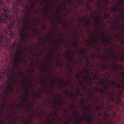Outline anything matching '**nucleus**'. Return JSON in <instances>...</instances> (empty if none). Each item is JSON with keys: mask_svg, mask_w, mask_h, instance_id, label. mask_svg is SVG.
<instances>
[{"mask_svg": "<svg viewBox=\"0 0 124 124\" xmlns=\"http://www.w3.org/2000/svg\"><path fill=\"white\" fill-rule=\"evenodd\" d=\"M68 68L69 69L71 72V70H72V67L71 66H69L68 67Z\"/></svg>", "mask_w": 124, "mask_h": 124, "instance_id": "cd10ccee", "label": "nucleus"}, {"mask_svg": "<svg viewBox=\"0 0 124 124\" xmlns=\"http://www.w3.org/2000/svg\"><path fill=\"white\" fill-rule=\"evenodd\" d=\"M50 101L49 100H48L46 103V104H47L48 103H50Z\"/></svg>", "mask_w": 124, "mask_h": 124, "instance_id": "c756f323", "label": "nucleus"}, {"mask_svg": "<svg viewBox=\"0 0 124 124\" xmlns=\"http://www.w3.org/2000/svg\"><path fill=\"white\" fill-rule=\"evenodd\" d=\"M79 90L78 87L75 90V94H73L72 93H69L67 91H66L65 93V99H67L70 98L71 100H73L75 98V94L77 95L80 94Z\"/></svg>", "mask_w": 124, "mask_h": 124, "instance_id": "f8f14e48", "label": "nucleus"}, {"mask_svg": "<svg viewBox=\"0 0 124 124\" xmlns=\"http://www.w3.org/2000/svg\"><path fill=\"white\" fill-rule=\"evenodd\" d=\"M63 98L61 99L59 98L55 99L53 101V105L52 106L53 109L52 112H50V114L54 116L55 117H54L52 118V120L57 121L58 117L56 112L58 109L57 106L61 107L62 106V102L63 101Z\"/></svg>", "mask_w": 124, "mask_h": 124, "instance_id": "423d86ee", "label": "nucleus"}, {"mask_svg": "<svg viewBox=\"0 0 124 124\" xmlns=\"http://www.w3.org/2000/svg\"><path fill=\"white\" fill-rule=\"evenodd\" d=\"M61 12V10L59 8H57L56 10V13L58 14V16L54 18V20L58 23H61L62 25L64 26H66V22L63 20H62V18L63 16V15L59 16V14Z\"/></svg>", "mask_w": 124, "mask_h": 124, "instance_id": "9b49d317", "label": "nucleus"}, {"mask_svg": "<svg viewBox=\"0 0 124 124\" xmlns=\"http://www.w3.org/2000/svg\"><path fill=\"white\" fill-rule=\"evenodd\" d=\"M117 103L118 105H120V106H121L123 104V103L122 102V100L121 99H119L118 100L117 102Z\"/></svg>", "mask_w": 124, "mask_h": 124, "instance_id": "412c9836", "label": "nucleus"}, {"mask_svg": "<svg viewBox=\"0 0 124 124\" xmlns=\"http://www.w3.org/2000/svg\"><path fill=\"white\" fill-rule=\"evenodd\" d=\"M33 49V48L32 46H30L29 49V52H31L32 51Z\"/></svg>", "mask_w": 124, "mask_h": 124, "instance_id": "393cba45", "label": "nucleus"}, {"mask_svg": "<svg viewBox=\"0 0 124 124\" xmlns=\"http://www.w3.org/2000/svg\"><path fill=\"white\" fill-rule=\"evenodd\" d=\"M29 120L30 122H31V117H30L29 118Z\"/></svg>", "mask_w": 124, "mask_h": 124, "instance_id": "473e14b6", "label": "nucleus"}, {"mask_svg": "<svg viewBox=\"0 0 124 124\" xmlns=\"http://www.w3.org/2000/svg\"><path fill=\"white\" fill-rule=\"evenodd\" d=\"M65 4L64 3H61L60 7L62 8L63 9H65Z\"/></svg>", "mask_w": 124, "mask_h": 124, "instance_id": "aec40b11", "label": "nucleus"}, {"mask_svg": "<svg viewBox=\"0 0 124 124\" xmlns=\"http://www.w3.org/2000/svg\"><path fill=\"white\" fill-rule=\"evenodd\" d=\"M41 19H40L39 18V19H38V20H36L35 21H34V22H37L38 23H40L41 22Z\"/></svg>", "mask_w": 124, "mask_h": 124, "instance_id": "bb28decb", "label": "nucleus"}, {"mask_svg": "<svg viewBox=\"0 0 124 124\" xmlns=\"http://www.w3.org/2000/svg\"><path fill=\"white\" fill-rule=\"evenodd\" d=\"M76 54H82L84 58L87 61V67L90 68L92 66L91 63L88 61L90 58V55L88 54L86 49L85 48H80L78 50H73L71 52L68 49H67L66 51L65 55L68 59L70 61L78 63L77 62L74 61L73 57L74 55Z\"/></svg>", "mask_w": 124, "mask_h": 124, "instance_id": "39448f33", "label": "nucleus"}, {"mask_svg": "<svg viewBox=\"0 0 124 124\" xmlns=\"http://www.w3.org/2000/svg\"><path fill=\"white\" fill-rule=\"evenodd\" d=\"M90 10H91L92 9V8L91 7L89 4H87L86 6Z\"/></svg>", "mask_w": 124, "mask_h": 124, "instance_id": "a878e982", "label": "nucleus"}, {"mask_svg": "<svg viewBox=\"0 0 124 124\" xmlns=\"http://www.w3.org/2000/svg\"><path fill=\"white\" fill-rule=\"evenodd\" d=\"M54 55L49 54L45 58H43L42 62H39V67L42 71H44L47 66V63L52 64L54 61Z\"/></svg>", "mask_w": 124, "mask_h": 124, "instance_id": "0eeeda50", "label": "nucleus"}, {"mask_svg": "<svg viewBox=\"0 0 124 124\" xmlns=\"http://www.w3.org/2000/svg\"><path fill=\"white\" fill-rule=\"evenodd\" d=\"M99 115L100 116H102V115L101 114H99Z\"/></svg>", "mask_w": 124, "mask_h": 124, "instance_id": "f704fd0d", "label": "nucleus"}, {"mask_svg": "<svg viewBox=\"0 0 124 124\" xmlns=\"http://www.w3.org/2000/svg\"><path fill=\"white\" fill-rule=\"evenodd\" d=\"M122 124H124V123H122Z\"/></svg>", "mask_w": 124, "mask_h": 124, "instance_id": "58836bf2", "label": "nucleus"}, {"mask_svg": "<svg viewBox=\"0 0 124 124\" xmlns=\"http://www.w3.org/2000/svg\"><path fill=\"white\" fill-rule=\"evenodd\" d=\"M98 78L97 75L95 74L93 76H82L81 73H78V79H80L79 81H92V79H96Z\"/></svg>", "mask_w": 124, "mask_h": 124, "instance_id": "9d476101", "label": "nucleus"}, {"mask_svg": "<svg viewBox=\"0 0 124 124\" xmlns=\"http://www.w3.org/2000/svg\"><path fill=\"white\" fill-rule=\"evenodd\" d=\"M14 23V21H13L12 23L10 22V23L9 24L8 26V27L7 29L8 30H10L12 28V27Z\"/></svg>", "mask_w": 124, "mask_h": 124, "instance_id": "6ab92c4d", "label": "nucleus"}, {"mask_svg": "<svg viewBox=\"0 0 124 124\" xmlns=\"http://www.w3.org/2000/svg\"><path fill=\"white\" fill-rule=\"evenodd\" d=\"M108 108H107L106 107H104L100 105L97 106L95 107L96 109L98 110L102 109H104L106 110H109L110 109H111L112 108V107L110 105L108 106Z\"/></svg>", "mask_w": 124, "mask_h": 124, "instance_id": "2eb2a0df", "label": "nucleus"}, {"mask_svg": "<svg viewBox=\"0 0 124 124\" xmlns=\"http://www.w3.org/2000/svg\"><path fill=\"white\" fill-rule=\"evenodd\" d=\"M80 103L81 105V108L82 109V117H81L79 112L76 110L77 108V107L72 103L68 108L65 110V113H68L71 115H67L68 120L63 122V124H70V122L72 121L74 122L77 124H80L82 121L92 124V122L94 119L93 116L94 114L90 111L92 109L87 104L86 101L85 100H81Z\"/></svg>", "mask_w": 124, "mask_h": 124, "instance_id": "20e7f679", "label": "nucleus"}, {"mask_svg": "<svg viewBox=\"0 0 124 124\" xmlns=\"http://www.w3.org/2000/svg\"><path fill=\"white\" fill-rule=\"evenodd\" d=\"M68 24H71V22H70V21H69L68 22Z\"/></svg>", "mask_w": 124, "mask_h": 124, "instance_id": "2f4dec72", "label": "nucleus"}, {"mask_svg": "<svg viewBox=\"0 0 124 124\" xmlns=\"http://www.w3.org/2000/svg\"><path fill=\"white\" fill-rule=\"evenodd\" d=\"M87 1H93L92 0H87ZM108 0H97V5L99 7L102 6H105L108 3Z\"/></svg>", "mask_w": 124, "mask_h": 124, "instance_id": "ddd939ff", "label": "nucleus"}, {"mask_svg": "<svg viewBox=\"0 0 124 124\" xmlns=\"http://www.w3.org/2000/svg\"><path fill=\"white\" fill-rule=\"evenodd\" d=\"M63 38V37H62L60 34L58 36H53L51 37L49 35L46 37V41L48 44L53 46L58 43L59 40L62 42V39Z\"/></svg>", "mask_w": 124, "mask_h": 124, "instance_id": "1a4fd4ad", "label": "nucleus"}, {"mask_svg": "<svg viewBox=\"0 0 124 124\" xmlns=\"http://www.w3.org/2000/svg\"><path fill=\"white\" fill-rule=\"evenodd\" d=\"M81 1H82V3H83V0H81Z\"/></svg>", "mask_w": 124, "mask_h": 124, "instance_id": "c9c22d12", "label": "nucleus"}, {"mask_svg": "<svg viewBox=\"0 0 124 124\" xmlns=\"http://www.w3.org/2000/svg\"><path fill=\"white\" fill-rule=\"evenodd\" d=\"M62 81H61L59 84L62 87L63 86H68V83H69V81H66L65 82V84L64 83V79L63 78H62Z\"/></svg>", "mask_w": 124, "mask_h": 124, "instance_id": "dca6fc26", "label": "nucleus"}, {"mask_svg": "<svg viewBox=\"0 0 124 124\" xmlns=\"http://www.w3.org/2000/svg\"><path fill=\"white\" fill-rule=\"evenodd\" d=\"M2 73H3V74H4V73H5V72H2Z\"/></svg>", "mask_w": 124, "mask_h": 124, "instance_id": "e433bc0d", "label": "nucleus"}, {"mask_svg": "<svg viewBox=\"0 0 124 124\" xmlns=\"http://www.w3.org/2000/svg\"><path fill=\"white\" fill-rule=\"evenodd\" d=\"M38 62H39L38 61H37L35 63L33 62H31L30 63V66L31 67H32L33 68H30L28 71L31 72H33L34 70V68H35Z\"/></svg>", "mask_w": 124, "mask_h": 124, "instance_id": "4468645a", "label": "nucleus"}, {"mask_svg": "<svg viewBox=\"0 0 124 124\" xmlns=\"http://www.w3.org/2000/svg\"><path fill=\"white\" fill-rule=\"evenodd\" d=\"M45 124H52L50 121L47 122Z\"/></svg>", "mask_w": 124, "mask_h": 124, "instance_id": "c85d7f7f", "label": "nucleus"}, {"mask_svg": "<svg viewBox=\"0 0 124 124\" xmlns=\"http://www.w3.org/2000/svg\"><path fill=\"white\" fill-rule=\"evenodd\" d=\"M78 28H79V26L78 25Z\"/></svg>", "mask_w": 124, "mask_h": 124, "instance_id": "4c0bfd02", "label": "nucleus"}, {"mask_svg": "<svg viewBox=\"0 0 124 124\" xmlns=\"http://www.w3.org/2000/svg\"><path fill=\"white\" fill-rule=\"evenodd\" d=\"M42 53L41 52H39L38 53H35L33 54V56L36 57H39L42 54Z\"/></svg>", "mask_w": 124, "mask_h": 124, "instance_id": "a211bd4d", "label": "nucleus"}, {"mask_svg": "<svg viewBox=\"0 0 124 124\" xmlns=\"http://www.w3.org/2000/svg\"><path fill=\"white\" fill-rule=\"evenodd\" d=\"M15 35V33L12 31H11L10 32V36L11 38H12Z\"/></svg>", "mask_w": 124, "mask_h": 124, "instance_id": "5701e85b", "label": "nucleus"}, {"mask_svg": "<svg viewBox=\"0 0 124 124\" xmlns=\"http://www.w3.org/2000/svg\"><path fill=\"white\" fill-rule=\"evenodd\" d=\"M114 123L112 122L111 120H108V121L103 124H114Z\"/></svg>", "mask_w": 124, "mask_h": 124, "instance_id": "4be33fe9", "label": "nucleus"}, {"mask_svg": "<svg viewBox=\"0 0 124 124\" xmlns=\"http://www.w3.org/2000/svg\"><path fill=\"white\" fill-rule=\"evenodd\" d=\"M0 39H1V40H2V39H3L2 37H3V36L2 35H0Z\"/></svg>", "mask_w": 124, "mask_h": 124, "instance_id": "7c9ffc66", "label": "nucleus"}, {"mask_svg": "<svg viewBox=\"0 0 124 124\" xmlns=\"http://www.w3.org/2000/svg\"><path fill=\"white\" fill-rule=\"evenodd\" d=\"M0 5L1 7H3L4 12V14H2L0 16V22L2 23L4 22L5 23H6V22H7L10 21L12 18V16L8 15L7 14L8 13H9L7 9L4 8L5 5L1 0H0Z\"/></svg>", "mask_w": 124, "mask_h": 124, "instance_id": "6e6552de", "label": "nucleus"}, {"mask_svg": "<svg viewBox=\"0 0 124 124\" xmlns=\"http://www.w3.org/2000/svg\"><path fill=\"white\" fill-rule=\"evenodd\" d=\"M22 0H17L14 5L15 6L17 4L18 6H22L25 9V17L24 18V22L27 26L26 28H23L19 33L20 35H29L28 32L31 31L32 33H34V35H39V33L38 29L35 27L32 30V27L34 23V21L31 19L30 17V9H33V12H34L35 10L34 9L35 5L37 2L39 3L41 5H44V9L47 15L49 13L48 9L50 7V4L52 2L51 1H48V0H29V5H27L26 3H24L23 4L21 3Z\"/></svg>", "mask_w": 124, "mask_h": 124, "instance_id": "7ed1b4c3", "label": "nucleus"}, {"mask_svg": "<svg viewBox=\"0 0 124 124\" xmlns=\"http://www.w3.org/2000/svg\"><path fill=\"white\" fill-rule=\"evenodd\" d=\"M12 68L8 70V82L5 87L3 84L0 87L5 88L3 95V98L0 95V124H15L16 123L17 117L15 116L14 108L18 109L24 108L27 105H29L30 101L26 98L31 94L34 98H39L40 93L44 92L49 93L47 88L49 89V76L44 78L41 76L40 78L42 88L38 89L40 93L33 92L31 93L30 89H32V81L31 80L27 81V77L23 72H19L16 76L14 74V70L17 69L18 66H12Z\"/></svg>", "mask_w": 124, "mask_h": 124, "instance_id": "f257e3e1", "label": "nucleus"}, {"mask_svg": "<svg viewBox=\"0 0 124 124\" xmlns=\"http://www.w3.org/2000/svg\"><path fill=\"white\" fill-rule=\"evenodd\" d=\"M101 11V9H98L91 15V17L94 20V23L93 24L90 21V18L86 16L80 19L78 21L79 23L82 25H91L95 28L93 37L91 41L92 46L95 47L97 51L100 49V46L97 43V42L101 41L104 44H111V39L113 38L112 36L108 37L102 29V27L104 26L103 24V19L108 18L110 14L107 13L104 16H103L100 14Z\"/></svg>", "mask_w": 124, "mask_h": 124, "instance_id": "f03ea898", "label": "nucleus"}, {"mask_svg": "<svg viewBox=\"0 0 124 124\" xmlns=\"http://www.w3.org/2000/svg\"><path fill=\"white\" fill-rule=\"evenodd\" d=\"M72 44L74 47L77 46H78V43L77 41H76L75 42H73Z\"/></svg>", "mask_w": 124, "mask_h": 124, "instance_id": "b1692460", "label": "nucleus"}, {"mask_svg": "<svg viewBox=\"0 0 124 124\" xmlns=\"http://www.w3.org/2000/svg\"><path fill=\"white\" fill-rule=\"evenodd\" d=\"M61 122V120L60 119H59L58 120V122Z\"/></svg>", "mask_w": 124, "mask_h": 124, "instance_id": "72a5a7b5", "label": "nucleus"}, {"mask_svg": "<svg viewBox=\"0 0 124 124\" xmlns=\"http://www.w3.org/2000/svg\"><path fill=\"white\" fill-rule=\"evenodd\" d=\"M83 72L85 74H88L90 75V74H92L93 73V71L92 69H84Z\"/></svg>", "mask_w": 124, "mask_h": 124, "instance_id": "f3484780", "label": "nucleus"}]
</instances>
